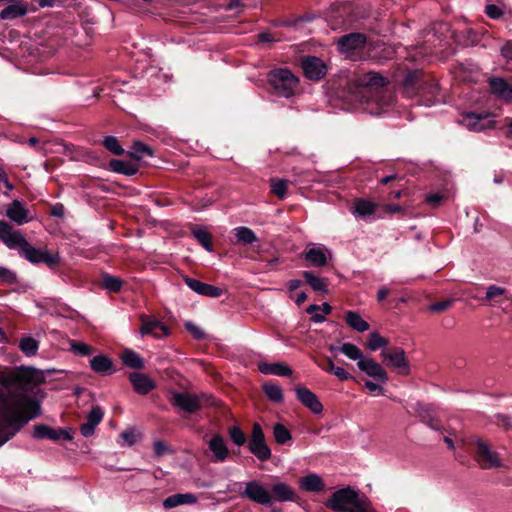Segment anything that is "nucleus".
I'll list each match as a JSON object with an SVG mask.
<instances>
[{
	"mask_svg": "<svg viewBox=\"0 0 512 512\" xmlns=\"http://www.w3.org/2000/svg\"><path fill=\"white\" fill-rule=\"evenodd\" d=\"M39 414V404L16 381L0 379V447Z\"/></svg>",
	"mask_w": 512,
	"mask_h": 512,
	"instance_id": "obj_1",
	"label": "nucleus"
},
{
	"mask_svg": "<svg viewBox=\"0 0 512 512\" xmlns=\"http://www.w3.org/2000/svg\"><path fill=\"white\" fill-rule=\"evenodd\" d=\"M386 79L379 73L368 71L354 74L347 82V100L365 105L364 110L380 115L392 105V96L383 90Z\"/></svg>",
	"mask_w": 512,
	"mask_h": 512,
	"instance_id": "obj_2",
	"label": "nucleus"
},
{
	"mask_svg": "<svg viewBox=\"0 0 512 512\" xmlns=\"http://www.w3.org/2000/svg\"><path fill=\"white\" fill-rule=\"evenodd\" d=\"M0 240L11 250H18L21 257L32 264L43 263L50 269L58 266L60 258L58 253H51L47 249H39L32 246L21 231L15 230L6 221H0Z\"/></svg>",
	"mask_w": 512,
	"mask_h": 512,
	"instance_id": "obj_3",
	"label": "nucleus"
},
{
	"mask_svg": "<svg viewBox=\"0 0 512 512\" xmlns=\"http://www.w3.org/2000/svg\"><path fill=\"white\" fill-rule=\"evenodd\" d=\"M268 80L278 96L289 98L294 95L299 80L288 69H274L269 72Z\"/></svg>",
	"mask_w": 512,
	"mask_h": 512,
	"instance_id": "obj_4",
	"label": "nucleus"
},
{
	"mask_svg": "<svg viewBox=\"0 0 512 512\" xmlns=\"http://www.w3.org/2000/svg\"><path fill=\"white\" fill-rule=\"evenodd\" d=\"M381 358L384 365L391 367L400 375L410 373V365L406 359V353L401 347L383 349Z\"/></svg>",
	"mask_w": 512,
	"mask_h": 512,
	"instance_id": "obj_5",
	"label": "nucleus"
},
{
	"mask_svg": "<svg viewBox=\"0 0 512 512\" xmlns=\"http://www.w3.org/2000/svg\"><path fill=\"white\" fill-rule=\"evenodd\" d=\"M249 451L260 461H268L272 452L266 443L263 429L259 423H254L252 433L248 442Z\"/></svg>",
	"mask_w": 512,
	"mask_h": 512,
	"instance_id": "obj_6",
	"label": "nucleus"
},
{
	"mask_svg": "<svg viewBox=\"0 0 512 512\" xmlns=\"http://www.w3.org/2000/svg\"><path fill=\"white\" fill-rule=\"evenodd\" d=\"M359 494L350 487L335 491L327 500L326 505L336 512H346L352 503H355Z\"/></svg>",
	"mask_w": 512,
	"mask_h": 512,
	"instance_id": "obj_7",
	"label": "nucleus"
},
{
	"mask_svg": "<svg viewBox=\"0 0 512 512\" xmlns=\"http://www.w3.org/2000/svg\"><path fill=\"white\" fill-rule=\"evenodd\" d=\"M169 402L172 406L189 414L197 412L202 407L200 397L188 392H171Z\"/></svg>",
	"mask_w": 512,
	"mask_h": 512,
	"instance_id": "obj_8",
	"label": "nucleus"
},
{
	"mask_svg": "<svg viewBox=\"0 0 512 512\" xmlns=\"http://www.w3.org/2000/svg\"><path fill=\"white\" fill-rule=\"evenodd\" d=\"M367 42V37L364 33H350L341 36L338 41V49L341 53L351 56L357 51L362 50Z\"/></svg>",
	"mask_w": 512,
	"mask_h": 512,
	"instance_id": "obj_9",
	"label": "nucleus"
},
{
	"mask_svg": "<svg viewBox=\"0 0 512 512\" xmlns=\"http://www.w3.org/2000/svg\"><path fill=\"white\" fill-rule=\"evenodd\" d=\"M499 306L502 310L506 311L512 306V299L507 295L506 289L497 286L490 285L486 288L485 298H482V305Z\"/></svg>",
	"mask_w": 512,
	"mask_h": 512,
	"instance_id": "obj_10",
	"label": "nucleus"
},
{
	"mask_svg": "<svg viewBox=\"0 0 512 512\" xmlns=\"http://www.w3.org/2000/svg\"><path fill=\"white\" fill-rule=\"evenodd\" d=\"M33 437L36 439H49L52 441H58L64 439L71 441L73 439V430L68 429H54L44 424H38L34 426Z\"/></svg>",
	"mask_w": 512,
	"mask_h": 512,
	"instance_id": "obj_11",
	"label": "nucleus"
},
{
	"mask_svg": "<svg viewBox=\"0 0 512 512\" xmlns=\"http://www.w3.org/2000/svg\"><path fill=\"white\" fill-rule=\"evenodd\" d=\"M301 67L305 76L311 80H320L327 73L325 63L318 57L305 56L301 59Z\"/></svg>",
	"mask_w": 512,
	"mask_h": 512,
	"instance_id": "obj_12",
	"label": "nucleus"
},
{
	"mask_svg": "<svg viewBox=\"0 0 512 512\" xmlns=\"http://www.w3.org/2000/svg\"><path fill=\"white\" fill-rule=\"evenodd\" d=\"M242 496L261 505H269L272 501V496L268 490L255 480L246 483Z\"/></svg>",
	"mask_w": 512,
	"mask_h": 512,
	"instance_id": "obj_13",
	"label": "nucleus"
},
{
	"mask_svg": "<svg viewBox=\"0 0 512 512\" xmlns=\"http://www.w3.org/2000/svg\"><path fill=\"white\" fill-rule=\"evenodd\" d=\"M295 394L298 401L307 409H309L313 414H320L323 411V405L320 402L318 396L307 387H296Z\"/></svg>",
	"mask_w": 512,
	"mask_h": 512,
	"instance_id": "obj_14",
	"label": "nucleus"
},
{
	"mask_svg": "<svg viewBox=\"0 0 512 512\" xmlns=\"http://www.w3.org/2000/svg\"><path fill=\"white\" fill-rule=\"evenodd\" d=\"M360 371L382 383H386L388 376L384 368L372 358L363 357L357 362Z\"/></svg>",
	"mask_w": 512,
	"mask_h": 512,
	"instance_id": "obj_15",
	"label": "nucleus"
},
{
	"mask_svg": "<svg viewBox=\"0 0 512 512\" xmlns=\"http://www.w3.org/2000/svg\"><path fill=\"white\" fill-rule=\"evenodd\" d=\"M208 449L211 452V461L221 463L226 461L229 456V450L224 438L220 434H215L208 442Z\"/></svg>",
	"mask_w": 512,
	"mask_h": 512,
	"instance_id": "obj_16",
	"label": "nucleus"
},
{
	"mask_svg": "<svg viewBox=\"0 0 512 512\" xmlns=\"http://www.w3.org/2000/svg\"><path fill=\"white\" fill-rule=\"evenodd\" d=\"M184 282L185 284L192 290L194 291L195 293L199 294V295H202V296H207V297H211V298H218L222 295L223 291L221 288L217 287V286H214V285H211V284H207V283H204V282H201L197 279H194V278H190V277H184Z\"/></svg>",
	"mask_w": 512,
	"mask_h": 512,
	"instance_id": "obj_17",
	"label": "nucleus"
},
{
	"mask_svg": "<svg viewBox=\"0 0 512 512\" xmlns=\"http://www.w3.org/2000/svg\"><path fill=\"white\" fill-rule=\"evenodd\" d=\"M478 98L475 100L477 104ZM457 123L461 126L466 127L470 131H480V112L477 105L472 110L463 109L457 118Z\"/></svg>",
	"mask_w": 512,
	"mask_h": 512,
	"instance_id": "obj_18",
	"label": "nucleus"
},
{
	"mask_svg": "<svg viewBox=\"0 0 512 512\" xmlns=\"http://www.w3.org/2000/svg\"><path fill=\"white\" fill-rule=\"evenodd\" d=\"M490 92L505 102L512 100V86L501 77H491L488 80Z\"/></svg>",
	"mask_w": 512,
	"mask_h": 512,
	"instance_id": "obj_19",
	"label": "nucleus"
},
{
	"mask_svg": "<svg viewBox=\"0 0 512 512\" xmlns=\"http://www.w3.org/2000/svg\"><path fill=\"white\" fill-rule=\"evenodd\" d=\"M141 335H152L155 338H161L169 334L168 328L159 320L151 319L146 316L141 317Z\"/></svg>",
	"mask_w": 512,
	"mask_h": 512,
	"instance_id": "obj_20",
	"label": "nucleus"
},
{
	"mask_svg": "<svg viewBox=\"0 0 512 512\" xmlns=\"http://www.w3.org/2000/svg\"><path fill=\"white\" fill-rule=\"evenodd\" d=\"M6 216L18 225L29 222V210L20 200H13L6 208Z\"/></svg>",
	"mask_w": 512,
	"mask_h": 512,
	"instance_id": "obj_21",
	"label": "nucleus"
},
{
	"mask_svg": "<svg viewBox=\"0 0 512 512\" xmlns=\"http://www.w3.org/2000/svg\"><path fill=\"white\" fill-rule=\"evenodd\" d=\"M104 411L100 406H93L87 415V421L80 425L81 435L90 437L94 434L96 426L102 421Z\"/></svg>",
	"mask_w": 512,
	"mask_h": 512,
	"instance_id": "obj_22",
	"label": "nucleus"
},
{
	"mask_svg": "<svg viewBox=\"0 0 512 512\" xmlns=\"http://www.w3.org/2000/svg\"><path fill=\"white\" fill-rule=\"evenodd\" d=\"M129 381L134 391L141 395L148 394L156 387L155 382L148 375L140 372L130 373Z\"/></svg>",
	"mask_w": 512,
	"mask_h": 512,
	"instance_id": "obj_23",
	"label": "nucleus"
},
{
	"mask_svg": "<svg viewBox=\"0 0 512 512\" xmlns=\"http://www.w3.org/2000/svg\"><path fill=\"white\" fill-rule=\"evenodd\" d=\"M352 18L350 17V8L343 7L330 15L328 23L333 30L347 29L352 25Z\"/></svg>",
	"mask_w": 512,
	"mask_h": 512,
	"instance_id": "obj_24",
	"label": "nucleus"
},
{
	"mask_svg": "<svg viewBox=\"0 0 512 512\" xmlns=\"http://www.w3.org/2000/svg\"><path fill=\"white\" fill-rule=\"evenodd\" d=\"M420 421L432 428L433 430H440L441 425L435 417L434 410L431 406L425 404H418L416 409Z\"/></svg>",
	"mask_w": 512,
	"mask_h": 512,
	"instance_id": "obj_25",
	"label": "nucleus"
},
{
	"mask_svg": "<svg viewBox=\"0 0 512 512\" xmlns=\"http://www.w3.org/2000/svg\"><path fill=\"white\" fill-rule=\"evenodd\" d=\"M109 169L115 173L126 176H133L139 171L137 163L120 159H111L109 161Z\"/></svg>",
	"mask_w": 512,
	"mask_h": 512,
	"instance_id": "obj_26",
	"label": "nucleus"
},
{
	"mask_svg": "<svg viewBox=\"0 0 512 512\" xmlns=\"http://www.w3.org/2000/svg\"><path fill=\"white\" fill-rule=\"evenodd\" d=\"M299 487L307 492H320L324 489V482L318 474L310 473L300 478Z\"/></svg>",
	"mask_w": 512,
	"mask_h": 512,
	"instance_id": "obj_27",
	"label": "nucleus"
},
{
	"mask_svg": "<svg viewBox=\"0 0 512 512\" xmlns=\"http://www.w3.org/2000/svg\"><path fill=\"white\" fill-rule=\"evenodd\" d=\"M326 249L321 246H313L305 251L304 258L311 266L322 267L327 263Z\"/></svg>",
	"mask_w": 512,
	"mask_h": 512,
	"instance_id": "obj_28",
	"label": "nucleus"
},
{
	"mask_svg": "<svg viewBox=\"0 0 512 512\" xmlns=\"http://www.w3.org/2000/svg\"><path fill=\"white\" fill-rule=\"evenodd\" d=\"M258 369L265 375H277V376H290L292 370L289 366L283 363H268L261 362L258 364Z\"/></svg>",
	"mask_w": 512,
	"mask_h": 512,
	"instance_id": "obj_29",
	"label": "nucleus"
},
{
	"mask_svg": "<svg viewBox=\"0 0 512 512\" xmlns=\"http://www.w3.org/2000/svg\"><path fill=\"white\" fill-rule=\"evenodd\" d=\"M28 12V6L24 2H15L8 5L0 12V18L2 20H13L23 17Z\"/></svg>",
	"mask_w": 512,
	"mask_h": 512,
	"instance_id": "obj_30",
	"label": "nucleus"
},
{
	"mask_svg": "<svg viewBox=\"0 0 512 512\" xmlns=\"http://www.w3.org/2000/svg\"><path fill=\"white\" fill-rule=\"evenodd\" d=\"M197 502V497L192 493H178L173 494L163 501L165 509L175 508L184 504H194Z\"/></svg>",
	"mask_w": 512,
	"mask_h": 512,
	"instance_id": "obj_31",
	"label": "nucleus"
},
{
	"mask_svg": "<svg viewBox=\"0 0 512 512\" xmlns=\"http://www.w3.org/2000/svg\"><path fill=\"white\" fill-rule=\"evenodd\" d=\"M91 369L99 374L110 375L113 373V362L105 355H97L90 360Z\"/></svg>",
	"mask_w": 512,
	"mask_h": 512,
	"instance_id": "obj_32",
	"label": "nucleus"
},
{
	"mask_svg": "<svg viewBox=\"0 0 512 512\" xmlns=\"http://www.w3.org/2000/svg\"><path fill=\"white\" fill-rule=\"evenodd\" d=\"M271 492L273 498L280 502L293 501L296 496L294 490L289 485L282 482L272 485Z\"/></svg>",
	"mask_w": 512,
	"mask_h": 512,
	"instance_id": "obj_33",
	"label": "nucleus"
},
{
	"mask_svg": "<svg viewBox=\"0 0 512 512\" xmlns=\"http://www.w3.org/2000/svg\"><path fill=\"white\" fill-rule=\"evenodd\" d=\"M479 71L475 65H464L461 64L456 72V78L460 81L471 84L478 81Z\"/></svg>",
	"mask_w": 512,
	"mask_h": 512,
	"instance_id": "obj_34",
	"label": "nucleus"
},
{
	"mask_svg": "<svg viewBox=\"0 0 512 512\" xmlns=\"http://www.w3.org/2000/svg\"><path fill=\"white\" fill-rule=\"evenodd\" d=\"M302 276L310 287L318 293H327L329 281L327 278H322L314 275L311 271H303Z\"/></svg>",
	"mask_w": 512,
	"mask_h": 512,
	"instance_id": "obj_35",
	"label": "nucleus"
},
{
	"mask_svg": "<svg viewBox=\"0 0 512 512\" xmlns=\"http://www.w3.org/2000/svg\"><path fill=\"white\" fill-rule=\"evenodd\" d=\"M344 319L346 324L357 332L363 333L370 328L369 323L356 311H348Z\"/></svg>",
	"mask_w": 512,
	"mask_h": 512,
	"instance_id": "obj_36",
	"label": "nucleus"
},
{
	"mask_svg": "<svg viewBox=\"0 0 512 512\" xmlns=\"http://www.w3.org/2000/svg\"><path fill=\"white\" fill-rule=\"evenodd\" d=\"M503 463L496 452L490 450L488 445L482 442V468H498Z\"/></svg>",
	"mask_w": 512,
	"mask_h": 512,
	"instance_id": "obj_37",
	"label": "nucleus"
},
{
	"mask_svg": "<svg viewBox=\"0 0 512 512\" xmlns=\"http://www.w3.org/2000/svg\"><path fill=\"white\" fill-rule=\"evenodd\" d=\"M377 205L369 199L360 198L354 203V213L360 217H368L375 213Z\"/></svg>",
	"mask_w": 512,
	"mask_h": 512,
	"instance_id": "obj_38",
	"label": "nucleus"
},
{
	"mask_svg": "<svg viewBox=\"0 0 512 512\" xmlns=\"http://www.w3.org/2000/svg\"><path fill=\"white\" fill-rule=\"evenodd\" d=\"M128 154L134 160L140 161L145 157L152 156L153 152L152 149L146 144L140 141H134Z\"/></svg>",
	"mask_w": 512,
	"mask_h": 512,
	"instance_id": "obj_39",
	"label": "nucleus"
},
{
	"mask_svg": "<svg viewBox=\"0 0 512 512\" xmlns=\"http://www.w3.org/2000/svg\"><path fill=\"white\" fill-rule=\"evenodd\" d=\"M273 436L275 442L279 445L291 444L292 435L286 426L281 423H276L273 426Z\"/></svg>",
	"mask_w": 512,
	"mask_h": 512,
	"instance_id": "obj_40",
	"label": "nucleus"
},
{
	"mask_svg": "<svg viewBox=\"0 0 512 512\" xmlns=\"http://www.w3.org/2000/svg\"><path fill=\"white\" fill-rule=\"evenodd\" d=\"M121 359L127 367L134 369H141L144 367L143 358L133 350L126 349L122 353Z\"/></svg>",
	"mask_w": 512,
	"mask_h": 512,
	"instance_id": "obj_41",
	"label": "nucleus"
},
{
	"mask_svg": "<svg viewBox=\"0 0 512 512\" xmlns=\"http://www.w3.org/2000/svg\"><path fill=\"white\" fill-rule=\"evenodd\" d=\"M234 235L238 242L251 245L257 241L254 231L248 227L240 226L234 229Z\"/></svg>",
	"mask_w": 512,
	"mask_h": 512,
	"instance_id": "obj_42",
	"label": "nucleus"
},
{
	"mask_svg": "<svg viewBox=\"0 0 512 512\" xmlns=\"http://www.w3.org/2000/svg\"><path fill=\"white\" fill-rule=\"evenodd\" d=\"M192 234L194 238L198 241V243L203 246L207 251L213 250V244L211 240V235L209 232L203 227H195L192 230Z\"/></svg>",
	"mask_w": 512,
	"mask_h": 512,
	"instance_id": "obj_43",
	"label": "nucleus"
},
{
	"mask_svg": "<svg viewBox=\"0 0 512 512\" xmlns=\"http://www.w3.org/2000/svg\"><path fill=\"white\" fill-rule=\"evenodd\" d=\"M19 348L26 356H33L38 351L39 343L31 336H24L19 341Z\"/></svg>",
	"mask_w": 512,
	"mask_h": 512,
	"instance_id": "obj_44",
	"label": "nucleus"
},
{
	"mask_svg": "<svg viewBox=\"0 0 512 512\" xmlns=\"http://www.w3.org/2000/svg\"><path fill=\"white\" fill-rule=\"evenodd\" d=\"M263 391L272 402L281 403L283 401V391L279 385L272 383L264 384Z\"/></svg>",
	"mask_w": 512,
	"mask_h": 512,
	"instance_id": "obj_45",
	"label": "nucleus"
},
{
	"mask_svg": "<svg viewBox=\"0 0 512 512\" xmlns=\"http://www.w3.org/2000/svg\"><path fill=\"white\" fill-rule=\"evenodd\" d=\"M388 345V340L381 336L377 331L371 332L367 338V348L371 351H376L380 348H385Z\"/></svg>",
	"mask_w": 512,
	"mask_h": 512,
	"instance_id": "obj_46",
	"label": "nucleus"
},
{
	"mask_svg": "<svg viewBox=\"0 0 512 512\" xmlns=\"http://www.w3.org/2000/svg\"><path fill=\"white\" fill-rule=\"evenodd\" d=\"M103 146L106 150H108L110 153L120 156L124 154L125 150L121 146L119 140L115 136H106L102 141Z\"/></svg>",
	"mask_w": 512,
	"mask_h": 512,
	"instance_id": "obj_47",
	"label": "nucleus"
},
{
	"mask_svg": "<svg viewBox=\"0 0 512 512\" xmlns=\"http://www.w3.org/2000/svg\"><path fill=\"white\" fill-rule=\"evenodd\" d=\"M339 352L347 356L351 360L360 361L363 359L362 351L352 343H344L339 347Z\"/></svg>",
	"mask_w": 512,
	"mask_h": 512,
	"instance_id": "obj_48",
	"label": "nucleus"
},
{
	"mask_svg": "<svg viewBox=\"0 0 512 512\" xmlns=\"http://www.w3.org/2000/svg\"><path fill=\"white\" fill-rule=\"evenodd\" d=\"M70 350L77 356H90L94 348L84 342L70 341Z\"/></svg>",
	"mask_w": 512,
	"mask_h": 512,
	"instance_id": "obj_49",
	"label": "nucleus"
},
{
	"mask_svg": "<svg viewBox=\"0 0 512 512\" xmlns=\"http://www.w3.org/2000/svg\"><path fill=\"white\" fill-rule=\"evenodd\" d=\"M103 287L111 292H119L122 288L123 281L115 276L105 274L102 277Z\"/></svg>",
	"mask_w": 512,
	"mask_h": 512,
	"instance_id": "obj_50",
	"label": "nucleus"
},
{
	"mask_svg": "<svg viewBox=\"0 0 512 512\" xmlns=\"http://www.w3.org/2000/svg\"><path fill=\"white\" fill-rule=\"evenodd\" d=\"M487 2H496V3H488L485 8L484 12L486 15L491 19H499L502 17L504 11L501 6H499L497 3L499 0H487Z\"/></svg>",
	"mask_w": 512,
	"mask_h": 512,
	"instance_id": "obj_51",
	"label": "nucleus"
},
{
	"mask_svg": "<svg viewBox=\"0 0 512 512\" xmlns=\"http://www.w3.org/2000/svg\"><path fill=\"white\" fill-rule=\"evenodd\" d=\"M230 440L237 446H243L247 439L239 426H232L228 429Z\"/></svg>",
	"mask_w": 512,
	"mask_h": 512,
	"instance_id": "obj_52",
	"label": "nucleus"
},
{
	"mask_svg": "<svg viewBox=\"0 0 512 512\" xmlns=\"http://www.w3.org/2000/svg\"><path fill=\"white\" fill-rule=\"evenodd\" d=\"M271 191L278 198L284 199L287 192V181L286 180H272Z\"/></svg>",
	"mask_w": 512,
	"mask_h": 512,
	"instance_id": "obj_53",
	"label": "nucleus"
},
{
	"mask_svg": "<svg viewBox=\"0 0 512 512\" xmlns=\"http://www.w3.org/2000/svg\"><path fill=\"white\" fill-rule=\"evenodd\" d=\"M421 73L419 71H409L403 80L404 87L408 89H414L420 80Z\"/></svg>",
	"mask_w": 512,
	"mask_h": 512,
	"instance_id": "obj_54",
	"label": "nucleus"
},
{
	"mask_svg": "<svg viewBox=\"0 0 512 512\" xmlns=\"http://www.w3.org/2000/svg\"><path fill=\"white\" fill-rule=\"evenodd\" d=\"M329 373L336 376L340 381H347L353 377L344 368L335 366L334 362H329Z\"/></svg>",
	"mask_w": 512,
	"mask_h": 512,
	"instance_id": "obj_55",
	"label": "nucleus"
},
{
	"mask_svg": "<svg viewBox=\"0 0 512 512\" xmlns=\"http://www.w3.org/2000/svg\"><path fill=\"white\" fill-rule=\"evenodd\" d=\"M16 282V274L12 270L0 266V284H14Z\"/></svg>",
	"mask_w": 512,
	"mask_h": 512,
	"instance_id": "obj_56",
	"label": "nucleus"
},
{
	"mask_svg": "<svg viewBox=\"0 0 512 512\" xmlns=\"http://www.w3.org/2000/svg\"><path fill=\"white\" fill-rule=\"evenodd\" d=\"M493 423H495L497 426L505 429V430H508L509 428L512 427V420L511 418L506 415V414H496L494 417H493V420H492Z\"/></svg>",
	"mask_w": 512,
	"mask_h": 512,
	"instance_id": "obj_57",
	"label": "nucleus"
},
{
	"mask_svg": "<svg viewBox=\"0 0 512 512\" xmlns=\"http://www.w3.org/2000/svg\"><path fill=\"white\" fill-rule=\"evenodd\" d=\"M318 310H320V306L316 304H312L306 309V312L311 314V321L314 323H322L325 321V315L317 313Z\"/></svg>",
	"mask_w": 512,
	"mask_h": 512,
	"instance_id": "obj_58",
	"label": "nucleus"
},
{
	"mask_svg": "<svg viewBox=\"0 0 512 512\" xmlns=\"http://www.w3.org/2000/svg\"><path fill=\"white\" fill-rule=\"evenodd\" d=\"M496 117H497V115L494 113L493 114H489V113L485 114L482 111V131L485 129L494 128L497 123Z\"/></svg>",
	"mask_w": 512,
	"mask_h": 512,
	"instance_id": "obj_59",
	"label": "nucleus"
},
{
	"mask_svg": "<svg viewBox=\"0 0 512 512\" xmlns=\"http://www.w3.org/2000/svg\"><path fill=\"white\" fill-rule=\"evenodd\" d=\"M453 300L446 299L442 301H437L430 305V310L432 312L441 313L452 306Z\"/></svg>",
	"mask_w": 512,
	"mask_h": 512,
	"instance_id": "obj_60",
	"label": "nucleus"
},
{
	"mask_svg": "<svg viewBox=\"0 0 512 512\" xmlns=\"http://www.w3.org/2000/svg\"><path fill=\"white\" fill-rule=\"evenodd\" d=\"M185 327L192 334V336L195 339L201 340L205 337L204 331L199 326H197L191 322H188V323H186Z\"/></svg>",
	"mask_w": 512,
	"mask_h": 512,
	"instance_id": "obj_61",
	"label": "nucleus"
},
{
	"mask_svg": "<svg viewBox=\"0 0 512 512\" xmlns=\"http://www.w3.org/2000/svg\"><path fill=\"white\" fill-rule=\"evenodd\" d=\"M120 437L124 440L126 444L129 446H132L136 443V434L131 429H126L123 432H121Z\"/></svg>",
	"mask_w": 512,
	"mask_h": 512,
	"instance_id": "obj_62",
	"label": "nucleus"
},
{
	"mask_svg": "<svg viewBox=\"0 0 512 512\" xmlns=\"http://www.w3.org/2000/svg\"><path fill=\"white\" fill-rule=\"evenodd\" d=\"M346 512H367L366 503L358 496L355 503H352Z\"/></svg>",
	"mask_w": 512,
	"mask_h": 512,
	"instance_id": "obj_63",
	"label": "nucleus"
},
{
	"mask_svg": "<svg viewBox=\"0 0 512 512\" xmlns=\"http://www.w3.org/2000/svg\"><path fill=\"white\" fill-rule=\"evenodd\" d=\"M501 55L503 58H505L508 61H512V41H507L502 47H501Z\"/></svg>",
	"mask_w": 512,
	"mask_h": 512,
	"instance_id": "obj_64",
	"label": "nucleus"
}]
</instances>
